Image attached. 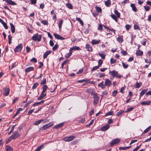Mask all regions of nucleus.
Segmentation results:
<instances>
[{"instance_id": "4be33fe9", "label": "nucleus", "mask_w": 151, "mask_h": 151, "mask_svg": "<svg viewBox=\"0 0 151 151\" xmlns=\"http://www.w3.org/2000/svg\"><path fill=\"white\" fill-rule=\"evenodd\" d=\"M18 65V63L17 62H14L13 63L12 65V66H9V69H12L15 66H17Z\"/></svg>"}, {"instance_id": "13d9d810", "label": "nucleus", "mask_w": 151, "mask_h": 151, "mask_svg": "<svg viewBox=\"0 0 151 151\" xmlns=\"http://www.w3.org/2000/svg\"><path fill=\"white\" fill-rule=\"evenodd\" d=\"M151 126H150L147 128L144 131V132L145 133H147L149 130L150 129Z\"/></svg>"}, {"instance_id": "a878e982", "label": "nucleus", "mask_w": 151, "mask_h": 151, "mask_svg": "<svg viewBox=\"0 0 151 151\" xmlns=\"http://www.w3.org/2000/svg\"><path fill=\"white\" fill-rule=\"evenodd\" d=\"M136 53L137 55L142 56L143 55V52L142 51L139 50L137 51Z\"/></svg>"}, {"instance_id": "2eb2a0df", "label": "nucleus", "mask_w": 151, "mask_h": 151, "mask_svg": "<svg viewBox=\"0 0 151 151\" xmlns=\"http://www.w3.org/2000/svg\"><path fill=\"white\" fill-rule=\"evenodd\" d=\"M109 128V125L108 124H107L102 127L101 129V130L102 131H104L107 130Z\"/></svg>"}, {"instance_id": "ddd939ff", "label": "nucleus", "mask_w": 151, "mask_h": 151, "mask_svg": "<svg viewBox=\"0 0 151 151\" xmlns=\"http://www.w3.org/2000/svg\"><path fill=\"white\" fill-rule=\"evenodd\" d=\"M53 35L57 39L60 40H64L65 39L64 38L62 37V36H60L58 34L54 33Z\"/></svg>"}, {"instance_id": "79ce46f5", "label": "nucleus", "mask_w": 151, "mask_h": 151, "mask_svg": "<svg viewBox=\"0 0 151 151\" xmlns=\"http://www.w3.org/2000/svg\"><path fill=\"white\" fill-rule=\"evenodd\" d=\"M38 85L39 84L38 83H35L32 87V89H35Z\"/></svg>"}, {"instance_id": "5fc2aeb1", "label": "nucleus", "mask_w": 151, "mask_h": 151, "mask_svg": "<svg viewBox=\"0 0 151 151\" xmlns=\"http://www.w3.org/2000/svg\"><path fill=\"white\" fill-rule=\"evenodd\" d=\"M111 64H112L115 63L116 62V59H114L113 58H111L110 60Z\"/></svg>"}, {"instance_id": "603ef678", "label": "nucleus", "mask_w": 151, "mask_h": 151, "mask_svg": "<svg viewBox=\"0 0 151 151\" xmlns=\"http://www.w3.org/2000/svg\"><path fill=\"white\" fill-rule=\"evenodd\" d=\"M46 83V79L45 78H43L42 81L41 82L40 84L41 85H44Z\"/></svg>"}, {"instance_id": "4468645a", "label": "nucleus", "mask_w": 151, "mask_h": 151, "mask_svg": "<svg viewBox=\"0 0 151 151\" xmlns=\"http://www.w3.org/2000/svg\"><path fill=\"white\" fill-rule=\"evenodd\" d=\"M148 91V88H144L142 90L140 94V97L139 98L140 99V98L141 96H143L145 93L147 91Z\"/></svg>"}, {"instance_id": "09e8293b", "label": "nucleus", "mask_w": 151, "mask_h": 151, "mask_svg": "<svg viewBox=\"0 0 151 151\" xmlns=\"http://www.w3.org/2000/svg\"><path fill=\"white\" fill-rule=\"evenodd\" d=\"M134 29H137L138 30H140V27L139 26L136 24H134Z\"/></svg>"}, {"instance_id": "2f4dec72", "label": "nucleus", "mask_w": 151, "mask_h": 151, "mask_svg": "<svg viewBox=\"0 0 151 151\" xmlns=\"http://www.w3.org/2000/svg\"><path fill=\"white\" fill-rule=\"evenodd\" d=\"M43 120L42 119H40V120L35 121L34 123V124L35 125H37L39 124H40Z\"/></svg>"}, {"instance_id": "6e6552de", "label": "nucleus", "mask_w": 151, "mask_h": 151, "mask_svg": "<svg viewBox=\"0 0 151 151\" xmlns=\"http://www.w3.org/2000/svg\"><path fill=\"white\" fill-rule=\"evenodd\" d=\"M52 125V124H51V123H49L47 124H45L44 126H43L42 127H41V129L42 130H45L47 129L49 127H51V126Z\"/></svg>"}, {"instance_id": "de8ad7c7", "label": "nucleus", "mask_w": 151, "mask_h": 151, "mask_svg": "<svg viewBox=\"0 0 151 151\" xmlns=\"http://www.w3.org/2000/svg\"><path fill=\"white\" fill-rule=\"evenodd\" d=\"M125 27L126 28V29L127 31H128L131 28V26L130 25L127 24L126 25Z\"/></svg>"}, {"instance_id": "58836bf2", "label": "nucleus", "mask_w": 151, "mask_h": 151, "mask_svg": "<svg viewBox=\"0 0 151 151\" xmlns=\"http://www.w3.org/2000/svg\"><path fill=\"white\" fill-rule=\"evenodd\" d=\"M93 97L94 98V100H99V98L98 97L96 93H94L93 94Z\"/></svg>"}, {"instance_id": "dca6fc26", "label": "nucleus", "mask_w": 151, "mask_h": 151, "mask_svg": "<svg viewBox=\"0 0 151 151\" xmlns=\"http://www.w3.org/2000/svg\"><path fill=\"white\" fill-rule=\"evenodd\" d=\"M34 68L32 67H30L26 68L24 70L25 73H28L34 70Z\"/></svg>"}, {"instance_id": "f704fd0d", "label": "nucleus", "mask_w": 151, "mask_h": 151, "mask_svg": "<svg viewBox=\"0 0 151 151\" xmlns=\"http://www.w3.org/2000/svg\"><path fill=\"white\" fill-rule=\"evenodd\" d=\"M117 40L118 42H122L123 41V37L122 36L118 37H117Z\"/></svg>"}, {"instance_id": "423d86ee", "label": "nucleus", "mask_w": 151, "mask_h": 151, "mask_svg": "<svg viewBox=\"0 0 151 151\" xmlns=\"http://www.w3.org/2000/svg\"><path fill=\"white\" fill-rule=\"evenodd\" d=\"M22 44H20L15 48L14 51L16 52H20L22 49Z\"/></svg>"}, {"instance_id": "39448f33", "label": "nucleus", "mask_w": 151, "mask_h": 151, "mask_svg": "<svg viewBox=\"0 0 151 151\" xmlns=\"http://www.w3.org/2000/svg\"><path fill=\"white\" fill-rule=\"evenodd\" d=\"M75 138L74 136L72 135L64 138L63 139L66 142H70L73 140Z\"/></svg>"}, {"instance_id": "4c0bfd02", "label": "nucleus", "mask_w": 151, "mask_h": 151, "mask_svg": "<svg viewBox=\"0 0 151 151\" xmlns=\"http://www.w3.org/2000/svg\"><path fill=\"white\" fill-rule=\"evenodd\" d=\"M105 86V85L104 84L103 82H101L98 85V86L101 87L102 89H104Z\"/></svg>"}, {"instance_id": "6e6d98bb", "label": "nucleus", "mask_w": 151, "mask_h": 151, "mask_svg": "<svg viewBox=\"0 0 151 151\" xmlns=\"http://www.w3.org/2000/svg\"><path fill=\"white\" fill-rule=\"evenodd\" d=\"M99 67L98 65L93 67V68H92V70H91V71L92 72L94 70L98 69Z\"/></svg>"}, {"instance_id": "393cba45", "label": "nucleus", "mask_w": 151, "mask_h": 151, "mask_svg": "<svg viewBox=\"0 0 151 151\" xmlns=\"http://www.w3.org/2000/svg\"><path fill=\"white\" fill-rule=\"evenodd\" d=\"M70 49V50H71L72 51L73 50H81L79 47L76 46H74L71 48Z\"/></svg>"}, {"instance_id": "4d7b16f0", "label": "nucleus", "mask_w": 151, "mask_h": 151, "mask_svg": "<svg viewBox=\"0 0 151 151\" xmlns=\"http://www.w3.org/2000/svg\"><path fill=\"white\" fill-rule=\"evenodd\" d=\"M124 113V111H120L118 112L116 114V115L117 116H119L122 114L123 113Z\"/></svg>"}, {"instance_id": "338daca9", "label": "nucleus", "mask_w": 151, "mask_h": 151, "mask_svg": "<svg viewBox=\"0 0 151 151\" xmlns=\"http://www.w3.org/2000/svg\"><path fill=\"white\" fill-rule=\"evenodd\" d=\"M11 137L10 136L9 138L6 140V144L9 143L11 140L13 139L12 138H11Z\"/></svg>"}, {"instance_id": "20e7f679", "label": "nucleus", "mask_w": 151, "mask_h": 151, "mask_svg": "<svg viewBox=\"0 0 151 151\" xmlns=\"http://www.w3.org/2000/svg\"><path fill=\"white\" fill-rule=\"evenodd\" d=\"M9 91L10 89L9 88H3L2 91V93L4 95L6 96L9 94Z\"/></svg>"}, {"instance_id": "774afa93", "label": "nucleus", "mask_w": 151, "mask_h": 151, "mask_svg": "<svg viewBox=\"0 0 151 151\" xmlns=\"http://www.w3.org/2000/svg\"><path fill=\"white\" fill-rule=\"evenodd\" d=\"M145 62L146 63H151V58L149 59V60L148 59H145Z\"/></svg>"}, {"instance_id": "5701e85b", "label": "nucleus", "mask_w": 151, "mask_h": 151, "mask_svg": "<svg viewBox=\"0 0 151 151\" xmlns=\"http://www.w3.org/2000/svg\"><path fill=\"white\" fill-rule=\"evenodd\" d=\"M72 51L70 50V49L69 50V52L68 53H67L65 55V58L67 59L72 54Z\"/></svg>"}, {"instance_id": "37998d69", "label": "nucleus", "mask_w": 151, "mask_h": 151, "mask_svg": "<svg viewBox=\"0 0 151 151\" xmlns=\"http://www.w3.org/2000/svg\"><path fill=\"white\" fill-rule=\"evenodd\" d=\"M66 6L67 7H68L70 9H72L73 6H72V5L71 4L69 3H67L66 4Z\"/></svg>"}, {"instance_id": "ea45409f", "label": "nucleus", "mask_w": 151, "mask_h": 151, "mask_svg": "<svg viewBox=\"0 0 151 151\" xmlns=\"http://www.w3.org/2000/svg\"><path fill=\"white\" fill-rule=\"evenodd\" d=\"M104 26V27L106 28L107 29H108L109 31H111L112 32H113V34H114V35H115V30L114 29H109V28L108 27H106L105 26Z\"/></svg>"}, {"instance_id": "bb28decb", "label": "nucleus", "mask_w": 151, "mask_h": 151, "mask_svg": "<svg viewBox=\"0 0 151 151\" xmlns=\"http://www.w3.org/2000/svg\"><path fill=\"white\" fill-rule=\"evenodd\" d=\"M130 6L132 8V10L135 12H136L137 11V9L135 7V4H131L130 5Z\"/></svg>"}, {"instance_id": "a211bd4d", "label": "nucleus", "mask_w": 151, "mask_h": 151, "mask_svg": "<svg viewBox=\"0 0 151 151\" xmlns=\"http://www.w3.org/2000/svg\"><path fill=\"white\" fill-rule=\"evenodd\" d=\"M0 22L3 24L5 29H8V27L6 24L2 19H0Z\"/></svg>"}, {"instance_id": "49530a36", "label": "nucleus", "mask_w": 151, "mask_h": 151, "mask_svg": "<svg viewBox=\"0 0 151 151\" xmlns=\"http://www.w3.org/2000/svg\"><path fill=\"white\" fill-rule=\"evenodd\" d=\"M44 146L43 145L40 146L39 147H37L35 151H40L42 148H43Z\"/></svg>"}, {"instance_id": "473e14b6", "label": "nucleus", "mask_w": 151, "mask_h": 151, "mask_svg": "<svg viewBox=\"0 0 151 151\" xmlns=\"http://www.w3.org/2000/svg\"><path fill=\"white\" fill-rule=\"evenodd\" d=\"M99 55L103 59L105 58L106 55L100 52L99 53Z\"/></svg>"}, {"instance_id": "0eeeda50", "label": "nucleus", "mask_w": 151, "mask_h": 151, "mask_svg": "<svg viewBox=\"0 0 151 151\" xmlns=\"http://www.w3.org/2000/svg\"><path fill=\"white\" fill-rule=\"evenodd\" d=\"M120 140L118 138H116L113 140L110 143V146H112L114 145L117 144V143L120 142Z\"/></svg>"}, {"instance_id": "a18cd8bd", "label": "nucleus", "mask_w": 151, "mask_h": 151, "mask_svg": "<svg viewBox=\"0 0 151 151\" xmlns=\"http://www.w3.org/2000/svg\"><path fill=\"white\" fill-rule=\"evenodd\" d=\"M41 22L45 25H47L48 24L47 21V20L42 21Z\"/></svg>"}, {"instance_id": "a19ab883", "label": "nucleus", "mask_w": 151, "mask_h": 151, "mask_svg": "<svg viewBox=\"0 0 151 151\" xmlns=\"http://www.w3.org/2000/svg\"><path fill=\"white\" fill-rule=\"evenodd\" d=\"M63 22V20L62 19L60 21L59 24H58V26L59 28L60 29H61V27H62V24Z\"/></svg>"}, {"instance_id": "7c9ffc66", "label": "nucleus", "mask_w": 151, "mask_h": 151, "mask_svg": "<svg viewBox=\"0 0 151 151\" xmlns=\"http://www.w3.org/2000/svg\"><path fill=\"white\" fill-rule=\"evenodd\" d=\"M111 1L110 0H107L105 2V4L106 6L108 7L110 6L111 5Z\"/></svg>"}, {"instance_id": "c85d7f7f", "label": "nucleus", "mask_w": 151, "mask_h": 151, "mask_svg": "<svg viewBox=\"0 0 151 151\" xmlns=\"http://www.w3.org/2000/svg\"><path fill=\"white\" fill-rule=\"evenodd\" d=\"M43 90L42 92L45 93V92L46 91L47 88H48V86L47 85H44L42 86Z\"/></svg>"}, {"instance_id": "c756f323", "label": "nucleus", "mask_w": 151, "mask_h": 151, "mask_svg": "<svg viewBox=\"0 0 151 151\" xmlns=\"http://www.w3.org/2000/svg\"><path fill=\"white\" fill-rule=\"evenodd\" d=\"M100 42V40H92L91 43L93 45L99 43Z\"/></svg>"}, {"instance_id": "f8f14e48", "label": "nucleus", "mask_w": 151, "mask_h": 151, "mask_svg": "<svg viewBox=\"0 0 151 151\" xmlns=\"http://www.w3.org/2000/svg\"><path fill=\"white\" fill-rule=\"evenodd\" d=\"M111 84V81L109 79H107L106 80L105 85V86L109 87L110 86Z\"/></svg>"}, {"instance_id": "680f3d73", "label": "nucleus", "mask_w": 151, "mask_h": 151, "mask_svg": "<svg viewBox=\"0 0 151 151\" xmlns=\"http://www.w3.org/2000/svg\"><path fill=\"white\" fill-rule=\"evenodd\" d=\"M102 63H103V60H101V59H100L99 60V62H98V66L100 67V66H101L102 64Z\"/></svg>"}, {"instance_id": "b1692460", "label": "nucleus", "mask_w": 151, "mask_h": 151, "mask_svg": "<svg viewBox=\"0 0 151 151\" xmlns=\"http://www.w3.org/2000/svg\"><path fill=\"white\" fill-rule=\"evenodd\" d=\"M10 24L11 27V30L12 32V33H14L15 32V27L13 24L12 23H10Z\"/></svg>"}, {"instance_id": "c03bdc74", "label": "nucleus", "mask_w": 151, "mask_h": 151, "mask_svg": "<svg viewBox=\"0 0 151 151\" xmlns=\"http://www.w3.org/2000/svg\"><path fill=\"white\" fill-rule=\"evenodd\" d=\"M6 151H12V149L9 146H7L6 147Z\"/></svg>"}, {"instance_id": "bf43d9fd", "label": "nucleus", "mask_w": 151, "mask_h": 151, "mask_svg": "<svg viewBox=\"0 0 151 151\" xmlns=\"http://www.w3.org/2000/svg\"><path fill=\"white\" fill-rule=\"evenodd\" d=\"M15 127V125L13 126L11 130L8 132V134L9 135H10L12 132H13L14 128Z\"/></svg>"}, {"instance_id": "f03ea898", "label": "nucleus", "mask_w": 151, "mask_h": 151, "mask_svg": "<svg viewBox=\"0 0 151 151\" xmlns=\"http://www.w3.org/2000/svg\"><path fill=\"white\" fill-rule=\"evenodd\" d=\"M42 37L41 35H39L38 33H37L34 35L32 37V39L35 41L37 40L39 42L41 40Z\"/></svg>"}, {"instance_id": "0e129e2a", "label": "nucleus", "mask_w": 151, "mask_h": 151, "mask_svg": "<svg viewBox=\"0 0 151 151\" xmlns=\"http://www.w3.org/2000/svg\"><path fill=\"white\" fill-rule=\"evenodd\" d=\"M88 81V80L87 79H83L81 80H78V83H82L85 82H87Z\"/></svg>"}, {"instance_id": "9d476101", "label": "nucleus", "mask_w": 151, "mask_h": 151, "mask_svg": "<svg viewBox=\"0 0 151 151\" xmlns=\"http://www.w3.org/2000/svg\"><path fill=\"white\" fill-rule=\"evenodd\" d=\"M151 103V101L148 100L142 101L141 103V105H149Z\"/></svg>"}, {"instance_id": "412c9836", "label": "nucleus", "mask_w": 151, "mask_h": 151, "mask_svg": "<svg viewBox=\"0 0 151 151\" xmlns=\"http://www.w3.org/2000/svg\"><path fill=\"white\" fill-rule=\"evenodd\" d=\"M51 53V51H48L45 52L43 55V58L44 59L47 58V56Z\"/></svg>"}, {"instance_id": "052dcab7", "label": "nucleus", "mask_w": 151, "mask_h": 151, "mask_svg": "<svg viewBox=\"0 0 151 151\" xmlns=\"http://www.w3.org/2000/svg\"><path fill=\"white\" fill-rule=\"evenodd\" d=\"M121 53L124 55H127V51L125 50H121Z\"/></svg>"}, {"instance_id": "72a5a7b5", "label": "nucleus", "mask_w": 151, "mask_h": 151, "mask_svg": "<svg viewBox=\"0 0 151 151\" xmlns=\"http://www.w3.org/2000/svg\"><path fill=\"white\" fill-rule=\"evenodd\" d=\"M97 76L99 77H105V74L104 73H99L97 74Z\"/></svg>"}, {"instance_id": "f257e3e1", "label": "nucleus", "mask_w": 151, "mask_h": 151, "mask_svg": "<svg viewBox=\"0 0 151 151\" xmlns=\"http://www.w3.org/2000/svg\"><path fill=\"white\" fill-rule=\"evenodd\" d=\"M109 73L113 77H116L118 78H121L122 77V76L118 74V73L114 70L109 71Z\"/></svg>"}, {"instance_id": "e2e57ef3", "label": "nucleus", "mask_w": 151, "mask_h": 151, "mask_svg": "<svg viewBox=\"0 0 151 151\" xmlns=\"http://www.w3.org/2000/svg\"><path fill=\"white\" fill-rule=\"evenodd\" d=\"M9 43L10 44L12 42V37L10 35H9L8 36Z\"/></svg>"}, {"instance_id": "3c124183", "label": "nucleus", "mask_w": 151, "mask_h": 151, "mask_svg": "<svg viewBox=\"0 0 151 151\" xmlns=\"http://www.w3.org/2000/svg\"><path fill=\"white\" fill-rule=\"evenodd\" d=\"M30 61L35 63L37 62V60L35 58H33L30 60Z\"/></svg>"}, {"instance_id": "1a4fd4ad", "label": "nucleus", "mask_w": 151, "mask_h": 151, "mask_svg": "<svg viewBox=\"0 0 151 151\" xmlns=\"http://www.w3.org/2000/svg\"><path fill=\"white\" fill-rule=\"evenodd\" d=\"M20 136L19 134L17 131L14 132L12 134L11 138H12L13 139H16Z\"/></svg>"}, {"instance_id": "cd10ccee", "label": "nucleus", "mask_w": 151, "mask_h": 151, "mask_svg": "<svg viewBox=\"0 0 151 151\" xmlns=\"http://www.w3.org/2000/svg\"><path fill=\"white\" fill-rule=\"evenodd\" d=\"M44 102V101L43 100H42L39 102L35 103L33 105V106H35L39 105L40 104H43Z\"/></svg>"}, {"instance_id": "8fccbe9b", "label": "nucleus", "mask_w": 151, "mask_h": 151, "mask_svg": "<svg viewBox=\"0 0 151 151\" xmlns=\"http://www.w3.org/2000/svg\"><path fill=\"white\" fill-rule=\"evenodd\" d=\"M131 147V146H129V147H120V149L122 150H126L127 149H129Z\"/></svg>"}, {"instance_id": "7ed1b4c3", "label": "nucleus", "mask_w": 151, "mask_h": 151, "mask_svg": "<svg viewBox=\"0 0 151 151\" xmlns=\"http://www.w3.org/2000/svg\"><path fill=\"white\" fill-rule=\"evenodd\" d=\"M114 13L115 15H111V16L113 19H117V18H119L120 16V13L118 12V11L115 10L114 11Z\"/></svg>"}, {"instance_id": "e433bc0d", "label": "nucleus", "mask_w": 151, "mask_h": 151, "mask_svg": "<svg viewBox=\"0 0 151 151\" xmlns=\"http://www.w3.org/2000/svg\"><path fill=\"white\" fill-rule=\"evenodd\" d=\"M142 84V83H139L138 82H137L136 83L135 87L137 88H140Z\"/></svg>"}, {"instance_id": "f3484780", "label": "nucleus", "mask_w": 151, "mask_h": 151, "mask_svg": "<svg viewBox=\"0 0 151 151\" xmlns=\"http://www.w3.org/2000/svg\"><path fill=\"white\" fill-rule=\"evenodd\" d=\"M6 2L7 4L12 5H15L17 4L16 3L12 0H6Z\"/></svg>"}, {"instance_id": "9b49d317", "label": "nucleus", "mask_w": 151, "mask_h": 151, "mask_svg": "<svg viewBox=\"0 0 151 151\" xmlns=\"http://www.w3.org/2000/svg\"><path fill=\"white\" fill-rule=\"evenodd\" d=\"M46 96V93L42 92L40 96L38 97L37 99L41 100L43 99Z\"/></svg>"}, {"instance_id": "c9c22d12", "label": "nucleus", "mask_w": 151, "mask_h": 151, "mask_svg": "<svg viewBox=\"0 0 151 151\" xmlns=\"http://www.w3.org/2000/svg\"><path fill=\"white\" fill-rule=\"evenodd\" d=\"M95 9L96 10V11L98 12V13H101L102 12V9H101L99 7L96 6L95 7Z\"/></svg>"}, {"instance_id": "aec40b11", "label": "nucleus", "mask_w": 151, "mask_h": 151, "mask_svg": "<svg viewBox=\"0 0 151 151\" xmlns=\"http://www.w3.org/2000/svg\"><path fill=\"white\" fill-rule=\"evenodd\" d=\"M86 48L88 51L91 52L92 51V47L88 44L86 45Z\"/></svg>"}, {"instance_id": "864d4df0", "label": "nucleus", "mask_w": 151, "mask_h": 151, "mask_svg": "<svg viewBox=\"0 0 151 151\" xmlns=\"http://www.w3.org/2000/svg\"><path fill=\"white\" fill-rule=\"evenodd\" d=\"M122 64L123 66V67L124 69H126L128 67V64H125L124 62H122Z\"/></svg>"}, {"instance_id": "6ab92c4d", "label": "nucleus", "mask_w": 151, "mask_h": 151, "mask_svg": "<svg viewBox=\"0 0 151 151\" xmlns=\"http://www.w3.org/2000/svg\"><path fill=\"white\" fill-rule=\"evenodd\" d=\"M64 124V123L63 122L60 123L58 124V125L55 126L54 127V128H55V129H58L60 128V127H63V126Z\"/></svg>"}, {"instance_id": "69168bd1", "label": "nucleus", "mask_w": 151, "mask_h": 151, "mask_svg": "<svg viewBox=\"0 0 151 151\" xmlns=\"http://www.w3.org/2000/svg\"><path fill=\"white\" fill-rule=\"evenodd\" d=\"M117 92L118 91L116 90L114 91L112 93L113 96H115L116 95L117 93Z\"/></svg>"}]
</instances>
